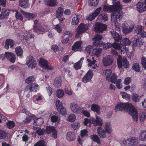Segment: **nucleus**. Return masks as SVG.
I'll return each mask as SVG.
<instances>
[{
  "label": "nucleus",
  "instance_id": "4468645a",
  "mask_svg": "<svg viewBox=\"0 0 146 146\" xmlns=\"http://www.w3.org/2000/svg\"><path fill=\"white\" fill-rule=\"evenodd\" d=\"M116 3L113 4L112 5L109 6L106 5H104L103 8V10L105 11H109L110 12H115L117 6H116Z\"/></svg>",
  "mask_w": 146,
  "mask_h": 146
},
{
  "label": "nucleus",
  "instance_id": "8fccbe9b",
  "mask_svg": "<svg viewBox=\"0 0 146 146\" xmlns=\"http://www.w3.org/2000/svg\"><path fill=\"white\" fill-rule=\"evenodd\" d=\"M64 95V92L63 90L59 89L56 92V96L59 98L62 97Z\"/></svg>",
  "mask_w": 146,
  "mask_h": 146
},
{
  "label": "nucleus",
  "instance_id": "774afa93",
  "mask_svg": "<svg viewBox=\"0 0 146 146\" xmlns=\"http://www.w3.org/2000/svg\"><path fill=\"white\" fill-rule=\"evenodd\" d=\"M71 126L74 129H76L78 128L80 126V125L78 123L75 122L72 123Z\"/></svg>",
  "mask_w": 146,
  "mask_h": 146
},
{
  "label": "nucleus",
  "instance_id": "473e14b6",
  "mask_svg": "<svg viewBox=\"0 0 146 146\" xmlns=\"http://www.w3.org/2000/svg\"><path fill=\"white\" fill-rule=\"evenodd\" d=\"M98 133L99 136L102 138H104L106 137V132L104 130H102L100 127L98 129Z\"/></svg>",
  "mask_w": 146,
  "mask_h": 146
},
{
  "label": "nucleus",
  "instance_id": "393cba45",
  "mask_svg": "<svg viewBox=\"0 0 146 146\" xmlns=\"http://www.w3.org/2000/svg\"><path fill=\"white\" fill-rule=\"evenodd\" d=\"M117 16L115 12L112 13L111 16V23L112 25L115 24L117 20Z\"/></svg>",
  "mask_w": 146,
  "mask_h": 146
},
{
  "label": "nucleus",
  "instance_id": "a211bd4d",
  "mask_svg": "<svg viewBox=\"0 0 146 146\" xmlns=\"http://www.w3.org/2000/svg\"><path fill=\"white\" fill-rule=\"evenodd\" d=\"M5 43L4 47L7 49H8L9 48V46L11 48H12L15 44L13 40L11 39H7L5 41Z\"/></svg>",
  "mask_w": 146,
  "mask_h": 146
},
{
  "label": "nucleus",
  "instance_id": "2f4dec72",
  "mask_svg": "<svg viewBox=\"0 0 146 146\" xmlns=\"http://www.w3.org/2000/svg\"><path fill=\"white\" fill-rule=\"evenodd\" d=\"M104 129L108 133H110L112 132V130L110 122H108L106 123Z\"/></svg>",
  "mask_w": 146,
  "mask_h": 146
},
{
  "label": "nucleus",
  "instance_id": "39448f33",
  "mask_svg": "<svg viewBox=\"0 0 146 146\" xmlns=\"http://www.w3.org/2000/svg\"><path fill=\"white\" fill-rule=\"evenodd\" d=\"M88 29V28L87 25L83 23L81 24L76 29L77 33L75 35V37L76 38H78L81 34L83 33Z\"/></svg>",
  "mask_w": 146,
  "mask_h": 146
},
{
  "label": "nucleus",
  "instance_id": "052dcab7",
  "mask_svg": "<svg viewBox=\"0 0 146 146\" xmlns=\"http://www.w3.org/2000/svg\"><path fill=\"white\" fill-rule=\"evenodd\" d=\"M76 119V117L75 115L73 114H71L67 118L68 120L70 121H73L75 120Z\"/></svg>",
  "mask_w": 146,
  "mask_h": 146
},
{
  "label": "nucleus",
  "instance_id": "0eeeda50",
  "mask_svg": "<svg viewBox=\"0 0 146 146\" xmlns=\"http://www.w3.org/2000/svg\"><path fill=\"white\" fill-rule=\"evenodd\" d=\"M56 105L57 110L60 113L63 115L66 114V109L62 106V103L59 100L56 101Z\"/></svg>",
  "mask_w": 146,
  "mask_h": 146
},
{
  "label": "nucleus",
  "instance_id": "c85d7f7f",
  "mask_svg": "<svg viewBox=\"0 0 146 146\" xmlns=\"http://www.w3.org/2000/svg\"><path fill=\"white\" fill-rule=\"evenodd\" d=\"M45 4L50 6H54L56 5V1L55 0H45Z\"/></svg>",
  "mask_w": 146,
  "mask_h": 146
},
{
  "label": "nucleus",
  "instance_id": "aec40b11",
  "mask_svg": "<svg viewBox=\"0 0 146 146\" xmlns=\"http://www.w3.org/2000/svg\"><path fill=\"white\" fill-rule=\"evenodd\" d=\"M98 18L101 21L105 22L108 21V17L107 14L104 13L100 14Z\"/></svg>",
  "mask_w": 146,
  "mask_h": 146
},
{
  "label": "nucleus",
  "instance_id": "f3484780",
  "mask_svg": "<svg viewBox=\"0 0 146 146\" xmlns=\"http://www.w3.org/2000/svg\"><path fill=\"white\" fill-rule=\"evenodd\" d=\"M33 29L34 32L38 34H42L45 31V29L42 26H37L36 25L33 26Z\"/></svg>",
  "mask_w": 146,
  "mask_h": 146
},
{
  "label": "nucleus",
  "instance_id": "6ab92c4d",
  "mask_svg": "<svg viewBox=\"0 0 146 146\" xmlns=\"http://www.w3.org/2000/svg\"><path fill=\"white\" fill-rule=\"evenodd\" d=\"M102 8L101 7H100L97 8L93 13L92 15L90 16L89 20L91 21L94 19L100 13V11L102 10Z\"/></svg>",
  "mask_w": 146,
  "mask_h": 146
},
{
  "label": "nucleus",
  "instance_id": "c03bdc74",
  "mask_svg": "<svg viewBox=\"0 0 146 146\" xmlns=\"http://www.w3.org/2000/svg\"><path fill=\"white\" fill-rule=\"evenodd\" d=\"M102 51V50L101 48H94L93 49L92 54L98 56L101 54Z\"/></svg>",
  "mask_w": 146,
  "mask_h": 146
},
{
  "label": "nucleus",
  "instance_id": "412c9836",
  "mask_svg": "<svg viewBox=\"0 0 146 146\" xmlns=\"http://www.w3.org/2000/svg\"><path fill=\"white\" fill-rule=\"evenodd\" d=\"M75 135L73 132L70 131L67 133L66 138L68 141H73L75 139Z\"/></svg>",
  "mask_w": 146,
  "mask_h": 146
},
{
  "label": "nucleus",
  "instance_id": "0e129e2a",
  "mask_svg": "<svg viewBox=\"0 0 146 146\" xmlns=\"http://www.w3.org/2000/svg\"><path fill=\"white\" fill-rule=\"evenodd\" d=\"M15 16L17 19H19L22 21L23 20V17L20 13L16 11Z\"/></svg>",
  "mask_w": 146,
  "mask_h": 146
},
{
  "label": "nucleus",
  "instance_id": "5fc2aeb1",
  "mask_svg": "<svg viewBox=\"0 0 146 146\" xmlns=\"http://www.w3.org/2000/svg\"><path fill=\"white\" fill-rule=\"evenodd\" d=\"M132 68L136 72H139L140 71V68L138 63H135L134 64Z\"/></svg>",
  "mask_w": 146,
  "mask_h": 146
},
{
  "label": "nucleus",
  "instance_id": "6e6d98bb",
  "mask_svg": "<svg viewBox=\"0 0 146 146\" xmlns=\"http://www.w3.org/2000/svg\"><path fill=\"white\" fill-rule=\"evenodd\" d=\"M141 63L144 69L146 70V58L143 57L141 60Z\"/></svg>",
  "mask_w": 146,
  "mask_h": 146
},
{
  "label": "nucleus",
  "instance_id": "a18cd8bd",
  "mask_svg": "<svg viewBox=\"0 0 146 146\" xmlns=\"http://www.w3.org/2000/svg\"><path fill=\"white\" fill-rule=\"evenodd\" d=\"M15 52L17 55L20 56L23 54V50L20 46H18L15 48Z\"/></svg>",
  "mask_w": 146,
  "mask_h": 146
},
{
  "label": "nucleus",
  "instance_id": "c756f323",
  "mask_svg": "<svg viewBox=\"0 0 146 146\" xmlns=\"http://www.w3.org/2000/svg\"><path fill=\"white\" fill-rule=\"evenodd\" d=\"M103 74L106 76V79L108 80L111 75L112 72L111 69H107L103 71Z\"/></svg>",
  "mask_w": 146,
  "mask_h": 146
},
{
  "label": "nucleus",
  "instance_id": "a19ab883",
  "mask_svg": "<svg viewBox=\"0 0 146 146\" xmlns=\"http://www.w3.org/2000/svg\"><path fill=\"white\" fill-rule=\"evenodd\" d=\"M103 123L102 121L100 118L96 117V119L94 122V124L95 126L99 125L102 126Z\"/></svg>",
  "mask_w": 146,
  "mask_h": 146
},
{
  "label": "nucleus",
  "instance_id": "2eb2a0df",
  "mask_svg": "<svg viewBox=\"0 0 146 146\" xmlns=\"http://www.w3.org/2000/svg\"><path fill=\"white\" fill-rule=\"evenodd\" d=\"M93 76L92 72L91 70H89L82 79L83 82L86 83L90 81Z\"/></svg>",
  "mask_w": 146,
  "mask_h": 146
},
{
  "label": "nucleus",
  "instance_id": "37998d69",
  "mask_svg": "<svg viewBox=\"0 0 146 146\" xmlns=\"http://www.w3.org/2000/svg\"><path fill=\"white\" fill-rule=\"evenodd\" d=\"M100 108L96 104H93L91 107V110L98 113L100 111Z\"/></svg>",
  "mask_w": 146,
  "mask_h": 146
},
{
  "label": "nucleus",
  "instance_id": "3c124183",
  "mask_svg": "<svg viewBox=\"0 0 146 146\" xmlns=\"http://www.w3.org/2000/svg\"><path fill=\"white\" fill-rule=\"evenodd\" d=\"M142 30V26L141 25H137L135 28L134 31L137 34H139L141 32Z\"/></svg>",
  "mask_w": 146,
  "mask_h": 146
},
{
  "label": "nucleus",
  "instance_id": "b1692460",
  "mask_svg": "<svg viewBox=\"0 0 146 146\" xmlns=\"http://www.w3.org/2000/svg\"><path fill=\"white\" fill-rule=\"evenodd\" d=\"M84 59V57L81 58L80 60L74 64V67L76 70H79L81 68L82 62Z\"/></svg>",
  "mask_w": 146,
  "mask_h": 146
},
{
  "label": "nucleus",
  "instance_id": "13d9d810",
  "mask_svg": "<svg viewBox=\"0 0 146 146\" xmlns=\"http://www.w3.org/2000/svg\"><path fill=\"white\" fill-rule=\"evenodd\" d=\"M35 81V78L33 76H31L27 78L25 80V82L27 84Z\"/></svg>",
  "mask_w": 146,
  "mask_h": 146
},
{
  "label": "nucleus",
  "instance_id": "69168bd1",
  "mask_svg": "<svg viewBox=\"0 0 146 146\" xmlns=\"http://www.w3.org/2000/svg\"><path fill=\"white\" fill-rule=\"evenodd\" d=\"M34 122L36 123L37 125H40L43 123V120L41 118L37 119L35 120Z\"/></svg>",
  "mask_w": 146,
  "mask_h": 146
},
{
  "label": "nucleus",
  "instance_id": "4d7b16f0",
  "mask_svg": "<svg viewBox=\"0 0 146 146\" xmlns=\"http://www.w3.org/2000/svg\"><path fill=\"white\" fill-rule=\"evenodd\" d=\"M112 46L115 49L120 50L121 49V47L120 44L119 43L116 42H114L112 44Z\"/></svg>",
  "mask_w": 146,
  "mask_h": 146
},
{
  "label": "nucleus",
  "instance_id": "e2e57ef3",
  "mask_svg": "<svg viewBox=\"0 0 146 146\" xmlns=\"http://www.w3.org/2000/svg\"><path fill=\"white\" fill-rule=\"evenodd\" d=\"M45 143L43 140L37 142L34 146H45Z\"/></svg>",
  "mask_w": 146,
  "mask_h": 146
},
{
  "label": "nucleus",
  "instance_id": "e433bc0d",
  "mask_svg": "<svg viewBox=\"0 0 146 146\" xmlns=\"http://www.w3.org/2000/svg\"><path fill=\"white\" fill-rule=\"evenodd\" d=\"M143 43V42L141 38H138L137 39L134 41L133 45L134 46H139L142 45Z\"/></svg>",
  "mask_w": 146,
  "mask_h": 146
},
{
  "label": "nucleus",
  "instance_id": "cd10ccee",
  "mask_svg": "<svg viewBox=\"0 0 146 146\" xmlns=\"http://www.w3.org/2000/svg\"><path fill=\"white\" fill-rule=\"evenodd\" d=\"M81 18V16L80 15H78L75 17H74L72 18V25H77L79 21V20Z\"/></svg>",
  "mask_w": 146,
  "mask_h": 146
},
{
  "label": "nucleus",
  "instance_id": "dca6fc26",
  "mask_svg": "<svg viewBox=\"0 0 146 146\" xmlns=\"http://www.w3.org/2000/svg\"><path fill=\"white\" fill-rule=\"evenodd\" d=\"M70 108L72 112L74 113L78 112L80 110V108L78 105L74 102L70 104Z\"/></svg>",
  "mask_w": 146,
  "mask_h": 146
},
{
  "label": "nucleus",
  "instance_id": "ea45409f",
  "mask_svg": "<svg viewBox=\"0 0 146 146\" xmlns=\"http://www.w3.org/2000/svg\"><path fill=\"white\" fill-rule=\"evenodd\" d=\"M141 97L136 94H133L132 96L133 100L135 102H138L141 100Z\"/></svg>",
  "mask_w": 146,
  "mask_h": 146
},
{
  "label": "nucleus",
  "instance_id": "f8f14e48",
  "mask_svg": "<svg viewBox=\"0 0 146 146\" xmlns=\"http://www.w3.org/2000/svg\"><path fill=\"white\" fill-rule=\"evenodd\" d=\"M112 36L113 37L115 41L119 42L122 38V36L119 34L120 31H117L114 29H112L110 31Z\"/></svg>",
  "mask_w": 146,
  "mask_h": 146
},
{
  "label": "nucleus",
  "instance_id": "c9c22d12",
  "mask_svg": "<svg viewBox=\"0 0 146 146\" xmlns=\"http://www.w3.org/2000/svg\"><path fill=\"white\" fill-rule=\"evenodd\" d=\"M117 78V76L115 73H113L108 80L111 82L115 83Z\"/></svg>",
  "mask_w": 146,
  "mask_h": 146
},
{
  "label": "nucleus",
  "instance_id": "f257e3e1",
  "mask_svg": "<svg viewBox=\"0 0 146 146\" xmlns=\"http://www.w3.org/2000/svg\"><path fill=\"white\" fill-rule=\"evenodd\" d=\"M125 110L131 115L133 120L137 122L138 119V114L137 110L131 103H119L115 107V111Z\"/></svg>",
  "mask_w": 146,
  "mask_h": 146
},
{
  "label": "nucleus",
  "instance_id": "f03ea898",
  "mask_svg": "<svg viewBox=\"0 0 146 146\" xmlns=\"http://www.w3.org/2000/svg\"><path fill=\"white\" fill-rule=\"evenodd\" d=\"M117 64L119 68H121L123 66L122 62L123 63V66L126 68H127L129 66V62L126 58L123 57V58L120 55H118L117 58Z\"/></svg>",
  "mask_w": 146,
  "mask_h": 146
},
{
  "label": "nucleus",
  "instance_id": "4c0bfd02",
  "mask_svg": "<svg viewBox=\"0 0 146 146\" xmlns=\"http://www.w3.org/2000/svg\"><path fill=\"white\" fill-rule=\"evenodd\" d=\"M64 10L63 8L61 7L58 8L56 11V16L58 18L62 16Z\"/></svg>",
  "mask_w": 146,
  "mask_h": 146
},
{
  "label": "nucleus",
  "instance_id": "bf43d9fd",
  "mask_svg": "<svg viewBox=\"0 0 146 146\" xmlns=\"http://www.w3.org/2000/svg\"><path fill=\"white\" fill-rule=\"evenodd\" d=\"M7 125L9 129H11L13 128L15 126V123L13 121H9L7 123Z\"/></svg>",
  "mask_w": 146,
  "mask_h": 146
},
{
  "label": "nucleus",
  "instance_id": "a878e982",
  "mask_svg": "<svg viewBox=\"0 0 146 146\" xmlns=\"http://www.w3.org/2000/svg\"><path fill=\"white\" fill-rule=\"evenodd\" d=\"M130 146H135L138 144L137 139L135 137H131L129 138Z\"/></svg>",
  "mask_w": 146,
  "mask_h": 146
},
{
  "label": "nucleus",
  "instance_id": "680f3d73",
  "mask_svg": "<svg viewBox=\"0 0 146 146\" xmlns=\"http://www.w3.org/2000/svg\"><path fill=\"white\" fill-rule=\"evenodd\" d=\"M51 120L53 122H56L60 120V117L58 116L52 115L51 117Z\"/></svg>",
  "mask_w": 146,
  "mask_h": 146
},
{
  "label": "nucleus",
  "instance_id": "9b49d317",
  "mask_svg": "<svg viewBox=\"0 0 146 146\" xmlns=\"http://www.w3.org/2000/svg\"><path fill=\"white\" fill-rule=\"evenodd\" d=\"M137 10L140 13H142L146 11V3L144 1L139 2L136 5Z\"/></svg>",
  "mask_w": 146,
  "mask_h": 146
},
{
  "label": "nucleus",
  "instance_id": "72a5a7b5",
  "mask_svg": "<svg viewBox=\"0 0 146 146\" xmlns=\"http://www.w3.org/2000/svg\"><path fill=\"white\" fill-rule=\"evenodd\" d=\"M131 43V42L129 39L125 38L122 39L120 41L121 44L123 45H129Z\"/></svg>",
  "mask_w": 146,
  "mask_h": 146
},
{
  "label": "nucleus",
  "instance_id": "58836bf2",
  "mask_svg": "<svg viewBox=\"0 0 146 146\" xmlns=\"http://www.w3.org/2000/svg\"><path fill=\"white\" fill-rule=\"evenodd\" d=\"M61 85V81L59 78H56L54 80V85L56 88L60 87Z\"/></svg>",
  "mask_w": 146,
  "mask_h": 146
},
{
  "label": "nucleus",
  "instance_id": "de8ad7c7",
  "mask_svg": "<svg viewBox=\"0 0 146 146\" xmlns=\"http://www.w3.org/2000/svg\"><path fill=\"white\" fill-rule=\"evenodd\" d=\"M32 91L36 92L38 86V85L36 83H32L30 84Z\"/></svg>",
  "mask_w": 146,
  "mask_h": 146
},
{
  "label": "nucleus",
  "instance_id": "79ce46f5",
  "mask_svg": "<svg viewBox=\"0 0 146 146\" xmlns=\"http://www.w3.org/2000/svg\"><path fill=\"white\" fill-rule=\"evenodd\" d=\"M91 139L94 141L97 142L98 143L100 144V142L98 136L96 135H91Z\"/></svg>",
  "mask_w": 146,
  "mask_h": 146
},
{
  "label": "nucleus",
  "instance_id": "9d476101",
  "mask_svg": "<svg viewBox=\"0 0 146 146\" xmlns=\"http://www.w3.org/2000/svg\"><path fill=\"white\" fill-rule=\"evenodd\" d=\"M116 6H117V7L116 8L115 12L117 14L118 19L120 20L122 19L123 15L122 12L121 11L122 8V6L119 1L116 3Z\"/></svg>",
  "mask_w": 146,
  "mask_h": 146
},
{
  "label": "nucleus",
  "instance_id": "20e7f679",
  "mask_svg": "<svg viewBox=\"0 0 146 146\" xmlns=\"http://www.w3.org/2000/svg\"><path fill=\"white\" fill-rule=\"evenodd\" d=\"M39 64L41 67L45 70H52L54 68V67L51 66L47 60L43 59H40Z\"/></svg>",
  "mask_w": 146,
  "mask_h": 146
},
{
  "label": "nucleus",
  "instance_id": "5701e85b",
  "mask_svg": "<svg viewBox=\"0 0 146 146\" xmlns=\"http://www.w3.org/2000/svg\"><path fill=\"white\" fill-rule=\"evenodd\" d=\"M19 5L22 8H27L29 5V0H19Z\"/></svg>",
  "mask_w": 146,
  "mask_h": 146
},
{
  "label": "nucleus",
  "instance_id": "09e8293b",
  "mask_svg": "<svg viewBox=\"0 0 146 146\" xmlns=\"http://www.w3.org/2000/svg\"><path fill=\"white\" fill-rule=\"evenodd\" d=\"M93 49L91 46L88 45L86 48L85 50L87 53L92 55L93 53Z\"/></svg>",
  "mask_w": 146,
  "mask_h": 146
},
{
  "label": "nucleus",
  "instance_id": "1a4fd4ad",
  "mask_svg": "<svg viewBox=\"0 0 146 146\" xmlns=\"http://www.w3.org/2000/svg\"><path fill=\"white\" fill-rule=\"evenodd\" d=\"M107 29V26L105 25L99 23H97L95 25L94 27V31L96 32H102L105 31Z\"/></svg>",
  "mask_w": 146,
  "mask_h": 146
},
{
  "label": "nucleus",
  "instance_id": "603ef678",
  "mask_svg": "<svg viewBox=\"0 0 146 146\" xmlns=\"http://www.w3.org/2000/svg\"><path fill=\"white\" fill-rule=\"evenodd\" d=\"M103 38L102 36L100 35L97 34L92 38L94 42L100 40Z\"/></svg>",
  "mask_w": 146,
  "mask_h": 146
},
{
  "label": "nucleus",
  "instance_id": "864d4df0",
  "mask_svg": "<svg viewBox=\"0 0 146 146\" xmlns=\"http://www.w3.org/2000/svg\"><path fill=\"white\" fill-rule=\"evenodd\" d=\"M7 135V134L5 131L0 130V138L1 139H4Z\"/></svg>",
  "mask_w": 146,
  "mask_h": 146
},
{
  "label": "nucleus",
  "instance_id": "f704fd0d",
  "mask_svg": "<svg viewBox=\"0 0 146 146\" xmlns=\"http://www.w3.org/2000/svg\"><path fill=\"white\" fill-rule=\"evenodd\" d=\"M99 2V0H89L88 5L90 6L96 7L98 5Z\"/></svg>",
  "mask_w": 146,
  "mask_h": 146
},
{
  "label": "nucleus",
  "instance_id": "6e6552de",
  "mask_svg": "<svg viewBox=\"0 0 146 146\" xmlns=\"http://www.w3.org/2000/svg\"><path fill=\"white\" fill-rule=\"evenodd\" d=\"M46 130V132L47 134H50L54 138H56L57 133L54 127L53 126L47 127Z\"/></svg>",
  "mask_w": 146,
  "mask_h": 146
},
{
  "label": "nucleus",
  "instance_id": "7c9ffc66",
  "mask_svg": "<svg viewBox=\"0 0 146 146\" xmlns=\"http://www.w3.org/2000/svg\"><path fill=\"white\" fill-rule=\"evenodd\" d=\"M81 43V41H79L75 42L72 46V50L75 51H77L78 49L80 48Z\"/></svg>",
  "mask_w": 146,
  "mask_h": 146
},
{
  "label": "nucleus",
  "instance_id": "423d86ee",
  "mask_svg": "<svg viewBox=\"0 0 146 146\" xmlns=\"http://www.w3.org/2000/svg\"><path fill=\"white\" fill-rule=\"evenodd\" d=\"M26 64L31 69L35 68L36 65V60L31 56L27 57Z\"/></svg>",
  "mask_w": 146,
  "mask_h": 146
},
{
  "label": "nucleus",
  "instance_id": "4be33fe9",
  "mask_svg": "<svg viewBox=\"0 0 146 146\" xmlns=\"http://www.w3.org/2000/svg\"><path fill=\"white\" fill-rule=\"evenodd\" d=\"M87 61L88 62V65L89 66H91L93 65L94 64L96 61L95 58L91 55L88 56L87 57Z\"/></svg>",
  "mask_w": 146,
  "mask_h": 146
},
{
  "label": "nucleus",
  "instance_id": "bb28decb",
  "mask_svg": "<svg viewBox=\"0 0 146 146\" xmlns=\"http://www.w3.org/2000/svg\"><path fill=\"white\" fill-rule=\"evenodd\" d=\"M139 138L142 141H146V131H141L139 134Z\"/></svg>",
  "mask_w": 146,
  "mask_h": 146
},
{
  "label": "nucleus",
  "instance_id": "49530a36",
  "mask_svg": "<svg viewBox=\"0 0 146 146\" xmlns=\"http://www.w3.org/2000/svg\"><path fill=\"white\" fill-rule=\"evenodd\" d=\"M93 43L94 46L99 47L103 46L104 45V43L101 40L93 42Z\"/></svg>",
  "mask_w": 146,
  "mask_h": 146
},
{
  "label": "nucleus",
  "instance_id": "338daca9",
  "mask_svg": "<svg viewBox=\"0 0 146 146\" xmlns=\"http://www.w3.org/2000/svg\"><path fill=\"white\" fill-rule=\"evenodd\" d=\"M146 118V115L144 113H141L140 114V120L141 122H143Z\"/></svg>",
  "mask_w": 146,
  "mask_h": 146
},
{
  "label": "nucleus",
  "instance_id": "ddd939ff",
  "mask_svg": "<svg viewBox=\"0 0 146 146\" xmlns=\"http://www.w3.org/2000/svg\"><path fill=\"white\" fill-rule=\"evenodd\" d=\"M5 55L6 57L11 62L14 63L15 60L16 58L15 54L11 52H5Z\"/></svg>",
  "mask_w": 146,
  "mask_h": 146
},
{
  "label": "nucleus",
  "instance_id": "7ed1b4c3",
  "mask_svg": "<svg viewBox=\"0 0 146 146\" xmlns=\"http://www.w3.org/2000/svg\"><path fill=\"white\" fill-rule=\"evenodd\" d=\"M114 59L113 57L111 55H107L103 57L102 62L105 66H109L112 65L113 63Z\"/></svg>",
  "mask_w": 146,
  "mask_h": 146
}]
</instances>
